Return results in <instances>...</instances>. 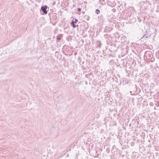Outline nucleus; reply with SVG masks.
<instances>
[{"label": "nucleus", "mask_w": 159, "mask_h": 159, "mask_svg": "<svg viewBox=\"0 0 159 159\" xmlns=\"http://www.w3.org/2000/svg\"><path fill=\"white\" fill-rule=\"evenodd\" d=\"M119 8H120V11L121 12L125 14V16L127 17V18H125V19H127V20H132L133 19L131 18V16L134 11V8L132 7H129V8L126 9L125 8V9L123 8V6L122 4H121L120 6L119 7Z\"/></svg>", "instance_id": "obj_1"}, {"label": "nucleus", "mask_w": 159, "mask_h": 159, "mask_svg": "<svg viewBox=\"0 0 159 159\" xmlns=\"http://www.w3.org/2000/svg\"><path fill=\"white\" fill-rule=\"evenodd\" d=\"M140 9H146L149 7L151 4L149 1L148 0H146L145 1H141L139 2Z\"/></svg>", "instance_id": "obj_2"}, {"label": "nucleus", "mask_w": 159, "mask_h": 159, "mask_svg": "<svg viewBox=\"0 0 159 159\" xmlns=\"http://www.w3.org/2000/svg\"><path fill=\"white\" fill-rule=\"evenodd\" d=\"M49 8L47 5H45L41 6L40 11L43 12V14H47Z\"/></svg>", "instance_id": "obj_3"}, {"label": "nucleus", "mask_w": 159, "mask_h": 159, "mask_svg": "<svg viewBox=\"0 0 159 159\" xmlns=\"http://www.w3.org/2000/svg\"><path fill=\"white\" fill-rule=\"evenodd\" d=\"M80 25L81 28L83 29L84 30H86L88 27V23L84 20H82L81 24Z\"/></svg>", "instance_id": "obj_4"}, {"label": "nucleus", "mask_w": 159, "mask_h": 159, "mask_svg": "<svg viewBox=\"0 0 159 159\" xmlns=\"http://www.w3.org/2000/svg\"><path fill=\"white\" fill-rule=\"evenodd\" d=\"M144 23V20H135L134 22V25H136L138 27H141L143 26Z\"/></svg>", "instance_id": "obj_5"}, {"label": "nucleus", "mask_w": 159, "mask_h": 159, "mask_svg": "<svg viewBox=\"0 0 159 159\" xmlns=\"http://www.w3.org/2000/svg\"><path fill=\"white\" fill-rule=\"evenodd\" d=\"M78 20H72L70 23V25L74 28H75L76 27H78L79 26L78 24L80 23V22L78 23Z\"/></svg>", "instance_id": "obj_6"}, {"label": "nucleus", "mask_w": 159, "mask_h": 159, "mask_svg": "<svg viewBox=\"0 0 159 159\" xmlns=\"http://www.w3.org/2000/svg\"><path fill=\"white\" fill-rule=\"evenodd\" d=\"M145 55L147 58L148 59H150L153 57L152 52L150 51H148L145 52Z\"/></svg>", "instance_id": "obj_7"}, {"label": "nucleus", "mask_w": 159, "mask_h": 159, "mask_svg": "<svg viewBox=\"0 0 159 159\" xmlns=\"http://www.w3.org/2000/svg\"><path fill=\"white\" fill-rule=\"evenodd\" d=\"M49 16L50 20H56L57 18V15L54 14H49Z\"/></svg>", "instance_id": "obj_8"}, {"label": "nucleus", "mask_w": 159, "mask_h": 159, "mask_svg": "<svg viewBox=\"0 0 159 159\" xmlns=\"http://www.w3.org/2000/svg\"><path fill=\"white\" fill-rule=\"evenodd\" d=\"M153 9L157 12L159 11V3L154 4Z\"/></svg>", "instance_id": "obj_9"}, {"label": "nucleus", "mask_w": 159, "mask_h": 159, "mask_svg": "<svg viewBox=\"0 0 159 159\" xmlns=\"http://www.w3.org/2000/svg\"><path fill=\"white\" fill-rule=\"evenodd\" d=\"M62 37V34H58L57 36L56 41L57 42H59L61 39Z\"/></svg>", "instance_id": "obj_10"}, {"label": "nucleus", "mask_w": 159, "mask_h": 159, "mask_svg": "<svg viewBox=\"0 0 159 159\" xmlns=\"http://www.w3.org/2000/svg\"><path fill=\"white\" fill-rule=\"evenodd\" d=\"M107 4L109 6L111 7H114L115 5L116 4L114 2H113V3L110 1H108Z\"/></svg>", "instance_id": "obj_11"}, {"label": "nucleus", "mask_w": 159, "mask_h": 159, "mask_svg": "<svg viewBox=\"0 0 159 159\" xmlns=\"http://www.w3.org/2000/svg\"><path fill=\"white\" fill-rule=\"evenodd\" d=\"M123 82L124 83L123 85L125 84V83L128 84L130 82V80H128L126 78H124L123 80Z\"/></svg>", "instance_id": "obj_12"}, {"label": "nucleus", "mask_w": 159, "mask_h": 159, "mask_svg": "<svg viewBox=\"0 0 159 159\" xmlns=\"http://www.w3.org/2000/svg\"><path fill=\"white\" fill-rule=\"evenodd\" d=\"M96 45L98 47H100L102 45L101 43L99 41H97L96 43Z\"/></svg>", "instance_id": "obj_13"}, {"label": "nucleus", "mask_w": 159, "mask_h": 159, "mask_svg": "<svg viewBox=\"0 0 159 159\" xmlns=\"http://www.w3.org/2000/svg\"><path fill=\"white\" fill-rule=\"evenodd\" d=\"M89 16L88 15H85L84 17V20H89Z\"/></svg>", "instance_id": "obj_14"}, {"label": "nucleus", "mask_w": 159, "mask_h": 159, "mask_svg": "<svg viewBox=\"0 0 159 159\" xmlns=\"http://www.w3.org/2000/svg\"><path fill=\"white\" fill-rule=\"evenodd\" d=\"M98 18L99 19H104V16L102 14H100L98 16Z\"/></svg>", "instance_id": "obj_15"}, {"label": "nucleus", "mask_w": 159, "mask_h": 159, "mask_svg": "<svg viewBox=\"0 0 159 159\" xmlns=\"http://www.w3.org/2000/svg\"><path fill=\"white\" fill-rule=\"evenodd\" d=\"M145 150V148H144L143 147L140 148L139 149V151L141 152H143Z\"/></svg>", "instance_id": "obj_16"}, {"label": "nucleus", "mask_w": 159, "mask_h": 159, "mask_svg": "<svg viewBox=\"0 0 159 159\" xmlns=\"http://www.w3.org/2000/svg\"><path fill=\"white\" fill-rule=\"evenodd\" d=\"M113 80L116 82H118V78L115 76L112 78Z\"/></svg>", "instance_id": "obj_17"}, {"label": "nucleus", "mask_w": 159, "mask_h": 159, "mask_svg": "<svg viewBox=\"0 0 159 159\" xmlns=\"http://www.w3.org/2000/svg\"><path fill=\"white\" fill-rule=\"evenodd\" d=\"M55 20H50V23H52V24L53 25H55L56 23L57 22V21H54Z\"/></svg>", "instance_id": "obj_18"}, {"label": "nucleus", "mask_w": 159, "mask_h": 159, "mask_svg": "<svg viewBox=\"0 0 159 159\" xmlns=\"http://www.w3.org/2000/svg\"><path fill=\"white\" fill-rule=\"evenodd\" d=\"M100 11L99 9H96L95 11V13L96 14H98L100 13Z\"/></svg>", "instance_id": "obj_19"}, {"label": "nucleus", "mask_w": 159, "mask_h": 159, "mask_svg": "<svg viewBox=\"0 0 159 159\" xmlns=\"http://www.w3.org/2000/svg\"><path fill=\"white\" fill-rule=\"evenodd\" d=\"M81 10V8L80 7H79V8H77V10L78 11V12L79 13H80Z\"/></svg>", "instance_id": "obj_20"}, {"label": "nucleus", "mask_w": 159, "mask_h": 159, "mask_svg": "<svg viewBox=\"0 0 159 159\" xmlns=\"http://www.w3.org/2000/svg\"><path fill=\"white\" fill-rule=\"evenodd\" d=\"M156 55L157 56V58H159V50H157L156 52Z\"/></svg>", "instance_id": "obj_21"}, {"label": "nucleus", "mask_w": 159, "mask_h": 159, "mask_svg": "<svg viewBox=\"0 0 159 159\" xmlns=\"http://www.w3.org/2000/svg\"><path fill=\"white\" fill-rule=\"evenodd\" d=\"M110 152V149L109 148H107L106 149V152L107 153H109Z\"/></svg>", "instance_id": "obj_22"}, {"label": "nucleus", "mask_w": 159, "mask_h": 159, "mask_svg": "<svg viewBox=\"0 0 159 159\" xmlns=\"http://www.w3.org/2000/svg\"><path fill=\"white\" fill-rule=\"evenodd\" d=\"M149 59H150L151 60V61L152 62L153 61H154L155 58H154V57H152V58H151Z\"/></svg>", "instance_id": "obj_23"}, {"label": "nucleus", "mask_w": 159, "mask_h": 159, "mask_svg": "<svg viewBox=\"0 0 159 159\" xmlns=\"http://www.w3.org/2000/svg\"><path fill=\"white\" fill-rule=\"evenodd\" d=\"M125 23H126L127 24V23H131V20H126V21L125 22Z\"/></svg>", "instance_id": "obj_24"}, {"label": "nucleus", "mask_w": 159, "mask_h": 159, "mask_svg": "<svg viewBox=\"0 0 159 159\" xmlns=\"http://www.w3.org/2000/svg\"><path fill=\"white\" fill-rule=\"evenodd\" d=\"M146 33H148V34H146L147 35H148V36H150V35H151V33H148V32H147V31L146 30Z\"/></svg>", "instance_id": "obj_25"}, {"label": "nucleus", "mask_w": 159, "mask_h": 159, "mask_svg": "<svg viewBox=\"0 0 159 159\" xmlns=\"http://www.w3.org/2000/svg\"><path fill=\"white\" fill-rule=\"evenodd\" d=\"M113 61V60H111L109 62V63L110 64H111L112 62Z\"/></svg>", "instance_id": "obj_26"}, {"label": "nucleus", "mask_w": 159, "mask_h": 159, "mask_svg": "<svg viewBox=\"0 0 159 159\" xmlns=\"http://www.w3.org/2000/svg\"><path fill=\"white\" fill-rule=\"evenodd\" d=\"M55 54L56 55V54H59V52H58L57 51V52H55Z\"/></svg>", "instance_id": "obj_27"}, {"label": "nucleus", "mask_w": 159, "mask_h": 159, "mask_svg": "<svg viewBox=\"0 0 159 159\" xmlns=\"http://www.w3.org/2000/svg\"><path fill=\"white\" fill-rule=\"evenodd\" d=\"M82 68L84 70V66H82Z\"/></svg>", "instance_id": "obj_28"}, {"label": "nucleus", "mask_w": 159, "mask_h": 159, "mask_svg": "<svg viewBox=\"0 0 159 159\" xmlns=\"http://www.w3.org/2000/svg\"><path fill=\"white\" fill-rule=\"evenodd\" d=\"M86 134V132H84V134Z\"/></svg>", "instance_id": "obj_29"}, {"label": "nucleus", "mask_w": 159, "mask_h": 159, "mask_svg": "<svg viewBox=\"0 0 159 159\" xmlns=\"http://www.w3.org/2000/svg\"><path fill=\"white\" fill-rule=\"evenodd\" d=\"M107 98H108V95H107Z\"/></svg>", "instance_id": "obj_30"}, {"label": "nucleus", "mask_w": 159, "mask_h": 159, "mask_svg": "<svg viewBox=\"0 0 159 159\" xmlns=\"http://www.w3.org/2000/svg\"><path fill=\"white\" fill-rule=\"evenodd\" d=\"M75 20H77V19H75Z\"/></svg>", "instance_id": "obj_31"}, {"label": "nucleus", "mask_w": 159, "mask_h": 159, "mask_svg": "<svg viewBox=\"0 0 159 159\" xmlns=\"http://www.w3.org/2000/svg\"><path fill=\"white\" fill-rule=\"evenodd\" d=\"M82 63H83V64H84V61H83V62Z\"/></svg>", "instance_id": "obj_32"}, {"label": "nucleus", "mask_w": 159, "mask_h": 159, "mask_svg": "<svg viewBox=\"0 0 159 159\" xmlns=\"http://www.w3.org/2000/svg\"><path fill=\"white\" fill-rule=\"evenodd\" d=\"M109 22H111V21H109Z\"/></svg>", "instance_id": "obj_33"}, {"label": "nucleus", "mask_w": 159, "mask_h": 159, "mask_svg": "<svg viewBox=\"0 0 159 159\" xmlns=\"http://www.w3.org/2000/svg\"><path fill=\"white\" fill-rule=\"evenodd\" d=\"M148 37V36H146V37Z\"/></svg>", "instance_id": "obj_34"}, {"label": "nucleus", "mask_w": 159, "mask_h": 159, "mask_svg": "<svg viewBox=\"0 0 159 159\" xmlns=\"http://www.w3.org/2000/svg\"><path fill=\"white\" fill-rule=\"evenodd\" d=\"M146 0H143V1H145Z\"/></svg>", "instance_id": "obj_35"}]
</instances>
